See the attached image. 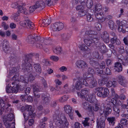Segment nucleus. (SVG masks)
<instances>
[{
    "instance_id": "338daca9",
    "label": "nucleus",
    "mask_w": 128,
    "mask_h": 128,
    "mask_svg": "<svg viewBox=\"0 0 128 128\" xmlns=\"http://www.w3.org/2000/svg\"><path fill=\"white\" fill-rule=\"evenodd\" d=\"M34 122V120L33 119H30L28 120V124L29 126H30L33 125Z\"/></svg>"
},
{
    "instance_id": "aec40b11",
    "label": "nucleus",
    "mask_w": 128,
    "mask_h": 128,
    "mask_svg": "<svg viewBox=\"0 0 128 128\" xmlns=\"http://www.w3.org/2000/svg\"><path fill=\"white\" fill-rule=\"evenodd\" d=\"M102 40L106 43H108L110 42V38L109 34L106 31L103 32V35L102 37Z\"/></svg>"
},
{
    "instance_id": "393cba45",
    "label": "nucleus",
    "mask_w": 128,
    "mask_h": 128,
    "mask_svg": "<svg viewBox=\"0 0 128 128\" xmlns=\"http://www.w3.org/2000/svg\"><path fill=\"white\" fill-rule=\"evenodd\" d=\"M82 107L84 109L89 111L91 110L92 108L91 104L86 102H82Z\"/></svg>"
},
{
    "instance_id": "e2e57ef3",
    "label": "nucleus",
    "mask_w": 128,
    "mask_h": 128,
    "mask_svg": "<svg viewBox=\"0 0 128 128\" xmlns=\"http://www.w3.org/2000/svg\"><path fill=\"white\" fill-rule=\"evenodd\" d=\"M26 20L21 21L20 22V25L24 27H26Z\"/></svg>"
},
{
    "instance_id": "f3484780",
    "label": "nucleus",
    "mask_w": 128,
    "mask_h": 128,
    "mask_svg": "<svg viewBox=\"0 0 128 128\" xmlns=\"http://www.w3.org/2000/svg\"><path fill=\"white\" fill-rule=\"evenodd\" d=\"M32 108V106H31L26 104L22 107L21 110L22 112L26 111H29V114L30 116L33 113V112L31 110Z\"/></svg>"
},
{
    "instance_id": "bb28decb",
    "label": "nucleus",
    "mask_w": 128,
    "mask_h": 128,
    "mask_svg": "<svg viewBox=\"0 0 128 128\" xmlns=\"http://www.w3.org/2000/svg\"><path fill=\"white\" fill-rule=\"evenodd\" d=\"M64 108L65 112L67 114H69L73 112L72 107L70 105L67 104L64 106Z\"/></svg>"
},
{
    "instance_id": "a878e982",
    "label": "nucleus",
    "mask_w": 128,
    "mask_h": 128,
    "mask_svg": "<svg viewBox=\"0 0 128 128\" xmlns=\"http://www.w3.org/2000/svg\"><path fill=\"white\" fill-rule=\"evenodd\" d=\"M71 35L69 34L65 33L62 34L61 35L62 40L67 42L70 38Z\"/></svg>"
},
{
    "instance_id": "ddd939ff",
    "label": "nucleus",
    "mask_w": 128,
    "mask_h": 128,
    "mask_svg": "<svg viewBox=\"0 0 128 128\" xmlns=\"http://www.w3.org/2000/svg\"><path fill=\"white\" fill-rule=\"evenodd\" d=\"M86 80L88 82V86L90 88L94 87L97 85V82L93 76H88Z\"/></svg>"
},
{
    "instance_id": "2eb2a0df",
    "label": "nucleus",
    "mask_w": 128,
    "mask_h": 128,
    "mask_svg": "<svg viewBox=\"0 0 128 128\" xmlns=\"http://www.w3.org/2000/svg\"><path fill=\"white\" fill-rule=\"evenodd\" d=\"M126 23L125 21H123L121 22L119 20L116 21V23L118 26V30L119 32H122L123 33L125 32L124 28L126 26Z\"/></svg>"
},
{
    "instance_id": "4468645a",
    "label": "nucleus",
    "mask_w": 128,
    "mask_h": 128,
    "mask_svg": "<svg viewBox=\"0 0 128 128\" xmlns=\"http://www.w3.org/2000/svg\"><path fill=\"white\" fill-rule=\"evenodd\" d=\"M51 27L54 31H58L63 28L64 24L60 22H56L52 24Z\"/></svg>"
},
{
    "instance_id": "20e7f679",
    "label": "nucleus",
    "mask_w": 128,
    "mask_h": 128,
    "mask_svg": "<svg viewBox=\"0 0 128 128\" xmlns=\"http://www.w3.org/2000/svg\"><path fill=\"white\" fill-rule=\"evenodd\" d=\"M95 90L98 91L97 95L99 97L103 98L106 97L109 94V90L107 88L101 87L96 88Z\"/></svg>"
},
{
    "instance_id": "f8f14e48",
    "label": "nucleus",
    "mask_w": 128,
    "mask_h": 128,
    "mask_svg": "<svg viewBox=\"0 0 128 128\" xmlns=\"http://www.w3.org/2000/svg\"><path fill=\"white\" fill-rule=\"evenodd\" d=\"M116 79L118 83L124 87H126L128 84V82L126 78L120 75H118Z\"/></svg>"
},
{
    "instance_id": "423d86ee",
    "label": "nucleus",
    "mask_w": 128,
    "mask_h": 128,
    "mask_svg": "<svg viewBox=\"0 0 128 128\" xmlns=\"http://www.w3.org/2000/svg\"><path fill=\"white\" fill-rule=\"evenodd\" d=\"M61 120H58V118L56 119L57 120L56 122V124H57L58 126L61 128L65 127V126H68L69 125L68 122L66 117L64 115H62L60 116Z\"/></svg>"
},
{
    "instance_id": "4d7b16f0",
    "label": "nucleus",
    "mask_w": 128,
    "mask_h": 128,
    "mask_svg": "<svg viewBox=\"0 0 128 128\" xmlns=\"http://www.w3.org/2000/svg\"><path fill=\"white\" fill-rule=\"evenodd\" d=\"M30 87L26 88L25 90L24 95H28L30 93Z\"/></svg>"
},
{
    "instance_id": "052dcab7",
    "label": "nucleus",
    "mask_w": 128,
    "mask_h": 128,
    "mask_svg": "<svg viewBox=\"0 0 128 128\" xmlns=\"http://www.w3.org/2000/svg\"><path fill=\"white\" fill-rule=\"evenodd\" d=\"M2 26L4 27L5 30H6L8 28V25L6 24L4 22H3L2 23Z\"/></svg>"
},
{
    "instance_id": "603ef678",
    "label": "nucleus",
    "mask_w": 128,
    "mask_h": 128,
    "mask_svg": "<svg viewBox=\"0 0 128 128\" xmlns=\"http://www.w3.org/2000/svg\"><path fill=\"white\" fill-rule=\"evenodd\" d=\"M86 11L84 10H80L79 12V14L80 16H85L86 14Z\"/></svg>"
},
{
    "instance_id": "1a4fd4ad",
    "label": "nucleus",
    "mask_w": 128,
    "mask_h": 128,
    "mask_svg": "<svg viewBox=\"0 0 128 128\" xmlns=\"http://www.w3.org/2000/svg\"><path fill=\"white\" fill-rule=\"evenodd\" d=\"M40 37L35 34L29 35L26 40V41L29 43L34 44L35 41H38L40 40Z\"/></svg>"
},
{
    "instance_id": "79ce46f5",
    "label": "nucleus",
    "mask_w": 128,
    "mask_h": 128,
    "mask_svg": "<svg viewBox=\"0 0 128 128\" xmlns=\"http://www.w3.org/2000/svg\"><path fill=\"white\" fill-rule=\"evenodd\" d=\"M88 74H90L91 76H93V74H94L95 72L93 68H88Z\"/></svg>"
},
{
    "instance_id": "c85d7f7f",
    "label": "nucleus",
    "mask_w": 128,
    "mask_h": 128,
    "mask_svg": "<svg viewBox=\"0 0 128 128\" xmlns=\"http://www.w3.org/2000/svg\"><path fill=\"white\" fill-rule=\"evenodd\" d=\"M110 42L112 44L117 45H119L120 44V41L117 38V37L112 38L110 40Z\"/></svg>"
},
{
    "instance_id": "69168bd1",
    "label": "nucleus",
    "mask_w": 128,
    "mask_h": 128,
    "mask_svg": "<svg viewBox=\"0 0 128 128\" xmlns=\"http://www.w3.org/2000/svg\"><path fill=\"white\" fill-rule=\"evenodd\" d=\"M54 82L56 85L58 84V85H60L62 84V83L60 81L59 79H57L54 80Z\"/></svg>"
},
{
    "instance_id": "8fccbe9b",
    "label": "nucleus",
    "mask_w": 128,
    "mask_h": 128,
    "mask_svg": "<svg viewBox=\"0 0 128 128\" xmlns=\"http://www.w3.org/2000/svg\"><path fill=\"white\" fill-rule=\"evenodd\" d=\"M32 87L33 89L34 92L40 91V90L38 86L36 85V84L33 85Z\"/></svg>"
},
{
    "instance_id": "412c9836",
    "label": "nucleus",
    "mask_w": 128,
    "mask_h": 128,
    "mask_svg": "<svg viewBox=\"0 0 128 128\" xmlns=\"http://www.w3.org/2000/svg\"><path fill=\"white\" fill-rule=\"evenodd\" d=\"M103 14L102 13H96L95 16L96 18L98 20V21L99 22H104L105 20L104 17H103Z\"/></svg>"
},
{
    "instance_id": "774afa93",
    "label": "nucleus",
    "mask_w": 128,
    "mask_h": 128,
    "mask_svg": "<svg viewBox=\"0 0 128 128\" xmlns=\"http://www.w3.org/2000/svg\"><path fill=\"white\" fill-rule=\"evenodd\" d=\"M59 70L63 72L67 70V68L65 66H62L60 68Z\"/></svg>"
},
{
    "instance_id": "49530a36",
    "label": "nucleus",
    "mask_w": 128,
    "mask_h": 128,
    "mask_svg": "<svg viewBox=\"0 0 128 128\" xmlns=\"http://www.w3.org/2000/svg\"><path fill=\"white\" fill-rule=\"evenodd\" d=\"M94 26L96 29L98 30H100L102 26L101 24L98 22L95 23L94 24Z\"/></svg>"
},
{
    "instance_id": "de8ad7c7",
    "label": "nucleus",
    "mask_w": 128,
    "mask_h": 128,
    "mask_svg": "<svg viewBox=\"0 0 128 128\" xmlns=\"http://www.w3.org/2000/svg\"><path fill=\"white\" fill-rule=\"evenodd\" d=\"M18 89L19 88L18 86L13 87L12 88V93L16 94L17 93L18 90Z\"/></svg>"
},
{
    "instance_id": "09e8293b",
    "label": "nucleus",
    "mask_w": 128,
    "mask_h": 128,
    "mask_svg": "<svg viewBox=\"0 0 128 128\" xmlns=\"http://www.w3.org/2000/svg\"><path fill=\"white\" fill-rule=\"evenodd\" d=\"M102 73L103 74H106L107 75H110L111 74V72L110 69L108 68H106L105 69L104 72H103Z\"/></svg>"
},
{
    "instance_id": "3c124183",
    "label": "nucleus",
    "mask_w": 128,
    "mask_h": 128,
    "mask_svg": "<svg viewBox=\"0 0 128 128\" xmlns=\"http://www.w3.org/2000/svg\"><path fill=\"white\" fill-rule=\"evenodd\" d=\"M81 50L84 51H89L90 49L88 48V47L85 45H82L80 48Z\"/></svg>"
},
{
    "instance_id": "37998d69",
    "label": "nucleus",
    "mask_w": 128,
    "mask_h": 128,
    "mask_svg": "<svg viewBox=\"0 0 128 128\" xmlns=\"http://www.w3.org/2000/svg\"><path fill=\"white\" fill-rule=\"evenodd\" d=\"M12 84L13 85L15 84L16 83V82H17L18 80V76L16 75L14 76L12 78Z\"/></svg>"
},
{
    "instance_id": "9d476101",
    "label": "nucleus",
    "mask_w": 128,
    "mask_h": 128,
    "mask_svg": "<svg viewBox=\"0 0 128 128\" xmlns=\"http://www.w3.org/2000/svg\"><path fill=\"white\" fill-rule=\"evenodd\" d=\"M82 84L86 86H88V83L86 80L82 78H79L76 83L75 87L77 90H79L82 88Z\"/></svg>"
},
{
    "instance_id": "c756f323",
    "label": "nucleus",
    "mask_w": 128,
    "mask_h": 128,
    "mask_svg": "<svg viewBox=\"0 0 128 128\" xmlns=\"http://www.w3.org/2000/svg\"><path fill=\"white\" fill-rule=\"evenodd\" d=\"M33 66L36 71L38 73H41V67L40 64L38 63L34 64Z\"/></svg>"
},
{
    "instance_id": "f03ea898",
    "label": "nucleus",
    "mask_w": 128,
    "mask_h": 128,
    "mask_svg": "<svg viewBox=\"0 0 128 128\" xmlns=\"http://www.w3.org/2000/svg\"><path fill=\"white\" fill-rule=\"evenodd\" d=\"M96 32L93 30H90L86 32L84 41L87 46H90L94 44L98 41V38L96 35Z\"/></svg>"
},
{
    "instance_id": "a211bd4d",
    "label": "nucleus",
    "mask_w": 128,
    "mask_h": 128,
    "mask_svg": "<svg viewBox=\"0 0 128 128\" xmlns=\"http://www.w3.org/2000/svg\"><path fill=\"white\" fill-rule=\"evenodd\" d=\"M111 107L110 109L112 110L111 108L112 106H114L113 107V110L115 112L114 114L117 117H118L119 116V113L120 112V109L119 107L118 106L117 104H115V103H114V104L112 105H110ZM112 110H111V111Z\"/></svg>"
},
{
    "instance_id": "0eeeda50",
    "label": "nucleus",
    "mask_w": 128,
    "mask_h": 128,
    "mask_svg": "<svg viewBox=\"0 0 128 128\" xmlns=\"http://www.w3.org/2000/svg\"><path fill=\"white\" fill-rule=\"evenodd\" d=\"M14 119L15 120L14 116L12 113H10L8 114L7 116H5L3 118V122L7 128H9L10 126V124L8 122H10Z\"/></svg>"
},
{
    "instance_id": "a19ab883",
    "label": "nucleus",
    "mask_w": 128,
    "mask_h": 128,
    "mask_svg": "<svg viewBox=\"0 0 128 128\" xmlns=\"http://www.w3.org/2000/svg\"><path fill=\"white\" fill-rule=\"evenodd\" d=\"M93 5L92 0H87L86 3V6L88 8H90Z\"/></svg>"
},
{
    "instance_id": "6ab92c4d",
    "label": "nucleus",
    "mask_w": 128,
    "mask_h": 128,
    "mask_svg": "<svg viewBox=\"0 0 128 128\" xmlns=\"http://www.w3.org/2000/svg\"><path fill=\"white\" fill-rule=\"evenodd\" d=\"M96 45V46L99 48L98 49H99L100 51L102 53H104L106 52V50L104 49H103L102 48H104V44L103 43H100V42H95L94 44Z\"/></svg>"
},
{
    "instance_id": "c9c22d12",
    "label": "nucleus",
    "mask_w": 128,
    "mask_h": 128,
    "mask_svg": "<svg viewBox=\"0 0 128 128\" xmlns=\"http://www.w3.org/2000/svg\"><path fill=\"white\" fill-rule=\"evenodd\" d=\"M51 22V19L49 18L46 20L44 19L42 21V24H44L45 26H47L50 24Z\"/></svg>"
},
{
    "instance_id": "bf43d9fd",
    "label": "nucleus",
    "mask_w": 128,
    "mask_h": 128,
    "mask_svg": "<svg viewBox=\"0 0 128 128\" xmlns=\"http://www.w3.org/2000/svg\"><path fill=\"white\" fill-rule=\"evenodd\" d=\"M93 55L94 57L97 58H98L99 56L98 52L96 51H95L93 52Z\"/></svg>"
},
{
    "instance_id": "680f3d73",
    "label": "nucleus",
    "mask_w": 128,
    "mask_h": 128,
    "mask_svg": "<svg viewBox=\"0 0 128 128\" xmlns=\"http://www.w3.org/2000/svg\"><path fill=\"white\" fill-rule=\"evenodd\" d=\"M35 78V77L33 76L32 74H30L28 78L29 81L30 82L32 81Z\"/></svg>"
},
{
    "instance_id": "864d4df0",
    "label": "nucleus",
    "mask_w": 128,
    "mask_h": 128,
    "mask_svg": "<svg viewBox=\"0 0 128 128\" xmlns=\"http://www.w3.org/2000/svg\"><path fill=\"white\" fill-rule=\"evenodd\" d=\"M52 0H45V4H46L49 6H51L52 4Z\"/></svg>"
},
{
    "instance_id": "473e14b6",
    "label": "nucleus",
    "mask_w": 128,
    "mask_h": 128,
    "mask_svg": "<svg viewBox=\"0 0 128 128\" xmlns=\"http://www.w3.org/2000/svg\"><path fill=\"white\" fill-rule=\"evenodd\" d=\"M42 98L43 102L44 103H48L50 101L49 98L46 95L42 94Z\"/></svg>"
},
{
    "instance_id": "2f4dec72",
    "label": "nucleus",
    "mask_w": 128,
    "mask_h": 128,
    "mask_svg": "<svg viewBox=\"0 0 128 128\" xmlns=\"http://www.w3.org/2000/svg\"><path fill=\"white\" fill-rule=\"evenodd\" d=\"M102 8L101 5L100 4H96L94 6V11L96 12H99L102 10Z\"/></svg>"
},
{
    "instance_id": "5701e85b",
    "label": "nucleus",
    "mask_w": 128,
    "mask_h": 128,
    "mask_svg": "<svg viewBox=\"0 0 128 128\" xmlns=\"http://www.w3.org/2000/svg\"><path fill=\"white\" fill-rule=\"evenodd\" d=\"M8 42L7 40H4L2 43V46L3 49L5 52L8 53L10 48L8 46Z\"/></svg>"
},
{
    "instance_id": "f704fd0d",
    "label": "nucleus",
    "mask_w": 128,
    "mask_h": 128,
    "mask_svg": "<svg viewBox=\"0 0 128 128\" xmlns=\"http://www.w3.org/2000/svg\"><path fill=\"white\" fill-rule=\"evenodd\" d=\"M85 120L82 122V124H83L84 127L86 126H89L90 122H88V121L90 120L89 118H86L84 119Z\"/></svg>"
},
{
    "instance_id": "6e6d98bb",
    "label": "nucleus",
    "mask_w": 128,
    "mask_h": 128,
    "mask_svg": "<svg viewBox=\"0 0 128 128\" xmlns=\"http://www.w3.org/2000/svg\"><path fill=\"white\" fill-rule=\"evenodd\" d=\"M81 92L83 95L84 96L87 94H88V89L85 88L84 89L82 90Z\"/></svg>"
},
{
    "instance_id": "13d9d810",
    "label": "nucleus",
    "mask_w": 128,
    "mask_h": 128,
    "mask_svg": "<svg viewBox=\"0 0 128 128\" xmlns=\"http://www.w3.org/2000/svg\"><path fill=\"white\" fill-rule=\"evenodd\" d=\"M120 122L121 124L122 125H126L127 122V120L125 118H122L120 120Z\"/></svg>"
},
{
    "instance_id": "f257e3e1",
    "label": "nucleus",
    "mask_w": 128,
    "mask_h": 128,
    "mask_svg": "<svg viewBox=\"0 0 128 128\" xmlns=\"http://www.w3.org/2000/svg\"><path fill=\"white\" fill-rule=\"evenodd\" d=\"M111 91V94H110L109 97L111 98L113 97V98L110 101L108 100H106L105 102L106 104L102 103L101 106L102 110L100 111V113L101 114L105 111L104 114L106 117L111 113V110L110 109L111 104H114V103H115V104L118 105H121L122 103V102L119 100V96L116 93L114 90L112 88Z\"/></svg>"
},
{
    "instance_id": "e433bc0d",
    "label": "nucleus",
    "mask_w": 128,
    "mask_h": 128,
    "mask_svg": "<svg viewBox=\"0 0 128 128\" xmlns=\"http://www.w3.org/2000/svg\"><path fill=\"white\" fill-rule=\"evenodd\" d=\"M108 24L110 28L112 30L116 28V26L114 25V22L112 20H110L109 21Z\"/></svg>"
},
{
    "instance_id": "5fc2aeb1",
    "label": "nucleus",
    "mask_w": 128,
    "mask_h": 128,
    "mask_svg": "<svg viewBox=\"0 0 128 128\" xmlns=\"http://www.w3.org/2000/svg\"><path fill=\"white\" fill-rule=\"evenodd\" d=\"M50 58L52 60L57 62L59 59L58 57L57 56H53L50 57Z\"/></svg>"
},
{
    "instance_id": "dca6fc26",
    "label": "nucleus",
    "mask_w": 128,
    "mask_h": 128,
    "mask_svg": "<svg viewBox=\"0 0 128 128\" xmlns=\"http://www.w3.org/2000/svg\"><path fill=\"white\" fill-rule=\"evenodd\" d=\"M105 118L104 117H101L96 121L97 128H104L105 127Z\"/></svg>"
},
{
    "instance_id": "4be33fe9",
    "label": "nucleus",
    "mask_w": 128,
    "mask_h": 128,
    "mask_svg": "<svg viewBox=\"0 0 128 128\" xmlns=\"http://www.w3.org/2000/svg\"><path fill=\"white\" fill-rule=\"evenodd\" d=\"M85 99L86 101L92 103H94L95 100V99L93 98V94H88Z\"/></svg>"
},
{
    "instance_id": "a18cd8bd",
    "label": "nucleus",
    "mask_w": 128,
    "mask_h": 128,
    "mask_svg": "<svg viewBox=\"0 0 128 128\" xmlns=\"http://www.w3.org/2000/svg\"><path fill=\"white\" fill-rule=\"evenodd\" d=\"M87 20L88 22H91L93 20L92 16L91 14H88L86 15Z\"/></svg>"
},
{
    "instance_id": "72a5a7b5",
    "label": "nucleus",
    "mask_w": 128,
    "mask_h": 128,
    "mask_svg": "<svg viewBox=\"0 0 128 128\" xmlns=\"http://www.w3.org/2000/svg\"><path fill=\"white\" fill-rule=\"evenodd\" d=\"M26 27L28 26L30 29H32L34 28V25L33 23L29 20H26Z\"/></svg>"
},
{
    "instance_id": "7c9ffc66",
    "label": "nucleus",
    "mask_w": 128,
    "mask_h": 128,
    "mask_svg": "<svg viewBox=\"0 0 128 128\" xmlns=\"http://www.w3.org/2000/svg\"><path fill=\"white\" fill-rule=\"evenodd\" d=\"M22 13L26 15L28 14L29 13L28 11L24 8L22 6L19 7L18 12Z\"/></svg>"
},
{
    "instance_id": "9b49d317",
    "label": "nucleus",
    "mask_w": 128,
    "mask_h": 128,
    "mask_svg": "<svg viewBox=\"0 0 128 128\" xmlns=\"http://www.w3.org/2000/svg\"><path fill=\"white\" fill-rule=\"evenodd\" d=\"M75 64L78 68L82 70H84L87 68L88 66V64L86 62L82 60H77Z\"/></svg>"
},
{
    "instance_id": "4c0bfd02",
    "label": "nucleus",
    "mask_w": 128,
    "mask_h": 128,
    "mask_svg": "<svg viewBox=\"0 0 128 128\" xmlns=\"http://www.w3.org/2000/svg\"><path fill=\"white\" fill-rule=\"evenodd\" d=\"M107 120L109 122V123L110 125L113 126L114 125L115 121L114 117L108 118Z\"/></svg>"
},
{
    "instance_id": "cd10ccee",
    "label": "nucleus",
    "mask_w": 128,
    "mask_h": 128,
    "mask_svg": "<svg viewBox=\"0 0 128 128\" xmlns=\"http://www.w3.org/2000/svg\"><path fill=\"white\" fill-rule=\"evenodd\" d=\"M114 67L115 69L118 72H120L122 70V65L119 62H117L115 64Z\"/></svg>"
},
{
    "instance_id": "39448f33",
    "label": "nucleus",
    "mask_w": 128,
    "mask_h": 128,
    "mask_svg": "<svg viewBox=\"0 0 128 128\" xmlns=\"http://www.w3.org/2000/svg\"><path fill=\"white\" fill-rule=\"evenodd\" d=\"M32 60L28 59L26 58L24 61V63L22 64V68L25 71L28 72H30L32 70Z\"/></svg>"
},
{
    "instance_id": "c03bdc74",
    "label": "nucleus",
    "mask_w": 128,
    "mask_h": 128,
    "mask_svg": "<svg viewBox=\"0 0 128 128\" xmlns=\"http://www.w3.org/2000/svg\"><path fill=\"white\" fill-rule=\"evenodd\" d=\"M96 72L97 74H99V75L100 77H102L103 76V71L102 70H100V69L98 68H96Z\"/></svg>"
},
{
    "instance_id": "7ed1b4c3",
    "label": "nucleus",
    "mask_w": 128,
    "mask_h": 128,
    "mask_svg": "<svg viewBox=\"0 0 128 128\" xmlns=\"http://www.w3.org/2000/svg\"><path fill=\"white\" fill-rule=\"evenodd\" d=\"M45 7V3L43 0H39L36 1L34 5L30 6L29 8L30 12H33L36 9L40 8L42 10Z\"/></svg>"
},
{
    "instance_id": "6e6552de",
    "label": "nucleus",
    "mask_w": 128,
    "mask_h": 128,
    "mask_svg": "<svg viewBox=\"0 0 128 128\" xmlns=\"http://www.w3.org/2000/svg\"><path fill=\"white\" fill-rule=\"evenodd\" d=\"M0 104L2 110H4L5 109L7 111L9 110L8 109V107L10 106L11 105L8 103V99H1L0 100Z\"/></svg>"
},
{
    "instance_id": "ea45409f",
    "label": "nucleus",
    "mask_w": 128,
    "mask_h": 128,
    "mask_svg": "<svg viewBox=\"0 0 128 128\" xmlns=\"http://www.w3.org/2000/svg\"><path fill=\"white\" fill-rule=\"evenodd\" d=\"M68 99V96L66 95H64L60 98L59 101L60 102H63L66 101Z\"/></svg>"
},
{
    "instance_id": "58836bf2",
    "label": "nucleus",
    "mask_w": 128,
    "mask_h": 128,
    "mask_svg": "<svg viewBox=\"0 0 128 128\" xmlns=\"http://www.w3.org/2000/svg\"><path fill=\"white\" fill-rule=\"evenodd\" d=\"M116 82L114 81L113 82L111 81H109L106 84V85L108 87H110L113 86H116Z\"/></svg>"
},
{
    "instance_id": "0e129e2a",
    "label": "nucleus",
    "mask_w": 128,
    "mask_h": 128,
    "mask_svg": "<svg viewBox=\"0 0 128 128\" xmlns=\"http://www.w3.org/2000/svg\"><path fill=\"white\" fill-rule=\"evenodd\" d=\"M112 60L107 59L106 60V62L107 66L110 65L112 64Z\"/></svg>"
},
{
    "instance_id": "b1692460",
    "label": "nucleus",
    "mask_w": 128,
    "mask_h": 128,
    "mask_svg": "<svg viewBox=\"0 0 128 128\" xmlns=\"http://www.w3.org/2000/svg\"><path fill=\"white\" fill-rule=\"evenodd\" d=\"M53 52L56 54L58 55H60L63 53L62 48L60 46H57L53 49Z\"/></svg>"
}]
</instances>
